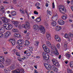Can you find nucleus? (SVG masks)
Here are the masks:
<instances>
[{
  "label": "nucleus",
  "instance_id": "1",
  "mask_svg": "<svg viewBox=\"0 0 73 73\" xmlns=\"http://www.w3.org/2000/svg\"><path fill=\"white\" fill-rule=\"evenodd\" d=\"M46 44H47V45L48 46L50 47V48L53 51V52L52 51L50 53V54H52V53H54L55 55H56V56L58 55V51H57V48H56V46H55V45L53 44L52 45H51L50 43L48 41H47L46 42Z\"/></svg>",
  "mask_w": 73,
  "mask_h": 73
},
{
  "label": "nucleus",
  "instance_id": "2",
  "mask_svg": "<svg viewBox=\"0 0 73 73\" xmlns=\"http://www.w3.org/2000/svg\"><path fill=\"white\" fill-rule=\"evenodd\" d=\"M33 28L34 29L36 30L37 31H38L39 30H40L42 33H45V28L42 26H38L37 25H35L33 26Z\"/></svg>",
  "mask_w": 73,
  "mask_h": 73
},
{
  "label": "nucleus",
  "instance_id": "3",
  "mask_svg": "<svg viewBox=\"0 0 73 73\" xmlns=\"http://www.w3.org/2000/svg\"><path fill=\"white\" fill-rule=\"evenodd\" d=\"M58 8L61 13L64 14L66 12V9L64 8V7L63 5H60L58 6Z\"/></svg>",
  "mask_w": 73,
  "mask_h": 73
},
{
  "label": "nucleus",
  "instance_id": "4",
  "mask_svg": "<svg viewBox=\"0 0 73 73\" xmlns=\"http://www.w3.org/2000/svg\"><path fill=\"white\" fill-rule=\"evenodd\" d=\"M12 72L13 73H24V70L23 69L20 68L15 70L13 71Z\"/></svg>",
  "mask_w": 73,
  "mask_h": 73
},
{
  "label": "nucleus",
  "instance_id": "5",
  "mask_svg": "<svg viewBox=\"0 0 73 73\" xmlns=\"http://www.w3.org/2000/svg\"><path fill=\"white\" fill-rule=\"evenodd\" d=\"M1 19L3 23H4V24H5V23H8L10 21V19H7L5 17H1Z\"/></svg>",
  "mask_w": 73,
  "mask_h": 73
},
{
  "label": "nucleus",
  "instance_id": "6",
  "mask_svg": "<svg viewBox=\"0 0 73 73\" xmlns=\"http://www.w3.org/2000/svg\"><path fill=\"white\" fill-rule=\"evenodd\" d=\"M30 23L29 22L27 23V24H24L22 25V27L26 29H29L30 28Z\"/></svg>",
  "mask_w": 73,
  "mask_h": 73
},
{
  "label": "nucleus",
  "instance_id": "7",
  "mask_svg": "<svg viewBox=\"0 0 73 73\" xmlns=\"http://www.w3.org/2000/svg\"><path fill=\"white\" fill-rule=\"evenodd\" d=\"M44 65L46 69H47L48 70H51L52 69V68H53V67H51L50 64H47L46 63L44 64Z\"/></svg>",
  "mask_w": 73,
  "mask_h": 73
},
{
  "label": "nucleus",
  "instance_id": "8",
  "mask_svg": "<svg viewBox=\"0 0 73 73\" xmlns=\"http://www.w3.org/2000/svg\"><path fill=\"white\" fill-rule=\"evenodd\" d=\"M58 15L57 14H55L54 15V16L52 17V21H56L58 19Z\"/></svg>",
  "mask_w": 73,
  "mask_h": 73
},
{
  "label": "nucleus",
  "instance_id": "9",
  "mask_svg": "<svg viewBox=\"0 0 73 73\" xmlns=\"http://www.w3.org/2000/svg\"><path fill=\"white\" fill-rule=\"evenodd\" d=\"M5 64L6 65H9L11 64V60L9 59H7L5 61Z\"/></svg>",
  "mask_w": 73,
  "mask_h": 73
},
{
  "label": "nucleus",
  "instance_id": "10",
  "mask_svg": "<svg viewBox=\"0 0 73 73\" xmlns=\"http://www.w3.org/2000/svg\"><path fill=\"white\" fill-rule=\"evenodd\" d=\"M58 24L60 25H64V24H65V21L61 19H59L58 21Z\"/></svg>",
  "mask_w": 73,
  "mask_h": 73
},
{
  "label": "nucleus",
  "instance_id": "11",
  "mask_svg": "<svg viewBox=\"0 0 73 73\" xmlns=\"http://www.w3.org/2000/svg\"><path fill=\"white\" fill-rule=\"evenodd\" d=\"M17 43L18 44L21 45L23 44V40L21 39L17 41Z\"/></svg>",
  "mask_w": 73,
  "mask_h": 73
},
{
  "label": "nucleus",
  "instance_id": "12",
  "mask_svg": "<svg viewBox=\"0 0 73 73\" xmlns=\"http://www.w3.org/2000/svg\"><path fill=\"white\" fill-rule=\"evenodd\" d=\"M55 38L56 41H58V42H60V41H61V39H60V36L57 35H55Z\"/></svg>",
  "mask_w": 73,
  "mask_h": 73
},
{
  "label": "nucleus",
  "instance_id": "13",
  "mask_svg": "<svg viewBox=\"0 0 73 73\" xmlns=\"http://www.w3.org/2000/svg\"><path fill=\"white\" fill-rule=\"evenodd\" d=\"M11 34V33L10 32H7L4 34L6 38L10 36Z\"/></svg>",
  "mask_w": 73,
  "mask_h": 73
},
{
  "label": "nucleus",
  "instance_id": "14",
  "mask_svg": "<svg viewBox=\"0 0 73 73\" xmlns=\"http://www.w3.org/2000/svg\"><path fill=\"white\" fill-rule=\"evenodd\" d=\"M46 36L47 37V38L48 40H50L51 38H50V35L48 33H47L46 34Z\"/></svg>",
  "mask_w": 73,
  "mask_h": 73
},
{
  "label": "nucleus",
  "instance_id": "15",
  "mask_svg": "<svg viewBox=\"0 0 73 73\" xmlns=\"http://www.w3.org/2000/svg\"><path fill=\"white\" fill-rule=\"evenodd\" d=\"M55 72H58V69H57V68H56V67L53 66V67L52 68Z\"/></svg>",
  "mask_w": 73,
  "mask_h": 73
},
{
  "label": "nucleus",
  "instance_id": "16",
  "mask_svg": "<svg viewBox=\"0 0 73 73\" xmlns=\"http://www.w3.org/2000/svg\"><path fill=\"white\" fill-rule=\"evenodd\" d=\"M53 64L56 67H59V66H60V65L59 64V62H58V61Z\"/></svg>",
  "mask_w": 73,
  "mask_h": 73
},
{
  "label": "nucleus",
  "instance_id": "17",
  "mask_svg": "<svg viewBox=\"0 0 73 73\" xmlns=\"http://www.w3.org/2000/svg\"><path fill=\"white\" fill-rule=\"evenodd\" d=\"M44 60H49V56L48 55L43 56Z\"/></svg>",
  "mask_w": 73,
  "mask_h": 73
},
{
  "label": "nucleus",
  "instance_id": "18",
  "mask_svg": "<svg viewBox=\"0 0 73 73\" xmlns=\"http://www.w3.org/2000/svg\"><path fill=\"white\" fill-rule=\"evenodd\" d=\"M51 61L53 64H54V63H55L56 62H57V61H58L57 60L54 58H52V59Z\"/></svg>",
  "mask_w": 73,
  "mask_h": 73
},
{
  "label": "nucleus",
  "instance_id": "19",
  "mask_svg": "<svg viewBox=\"0 0 73 73\" xmlns=\"http://www.w3.org/2000/svg\"><path fill=\"white\" fill-rule=\"evenodd\" d=\"M4 27L7 30H9V25L8 24H6L5 25H4Z\"/></svg>",
  "mask_w": 73,
  "mask_h": 73
},
{
  "label": "nucleus",
  "instance_id": "20",
  "mask_svg": "<svg viewBox=\"0 0 73 73\" xmlns=\"http://www.w3.org/2000/svg\"><path fill=\"white\" fill-rule=\"evenodd\" d=\"M5 31V29L4 27H0V32L3 33Z\"/></svg>",
  "mask_w": 73,
  "mask_h": 73
},
{
  "label": "nucleus",
  "instance_id": "21",
  "mask_svg": "<svg viewBox=\"0 0 73 73\" xmlns=\"http://www.w3.org/2000/svg\"><path fill=\"white\" fill-rule=\"evenodd\" d=\"M15 37H17L18 38H21V35L19 34H14Z\"/></svg>",
  "mask_w": 73,
  "mask_h": 73
},
{
  "label": "nucleus",
  "instance_id": "22",
  "mask_svg": "<svg viewBox=\"0 0 73 73\" xmlns=\"http://www.w3.org/2000/svg\"><path fill=\"white\" fill-rule=\"evenodd\" d=\"M41 21V19L40 17H38L36 19V22H38V23H39V22H40Z\"/></svg>",
  "mask_w": 73,
  "mask_h": 73
},
{
  "label": "nucleus",
  "instance_id": "23",
  "mask_svg": "<svg viewBox=\"0 0 73 73\" xmlns=\"http://www.w3.org/2000/svg\"><path fill=\"white\" fill-rule=\"evenodd\" d=\"M56 24H57V23L56 21H53L51 23V25L53 26V27L56 26Z\"/></svg>",
  "mask_w": 73,
  "mask_h": 73
},
{
  "label": "nucleus",
  "instance_id": "24",
  "mask_svg": "<svg viewBox=\"0 0 73 73\" xmlns=\"http://www.w3.org/2000/svg\"><path fill=\"white\" fill-rule=\"evenodd\" d=\"M25 45L26 46H28L29 44V42L28 40H26L25 41Z\"/></svg>",
  "mask_w": 73,
  "mask_h": 73
},
{
  "label": "nucleus",
  "instance_id": "25",
  "mask_svg": "<svg viewBox=\"0 0 73 73\" xmlns=\"http://www.w3.org/2000/svg\"><path fill=\"white\" fill-rule=\"evenodd\" d=\"M66 18H67V15H64L62 17V19L63 20H65L66 19Z\"/></svg>",
  "mask_w": 73,
  "mask_h": 73
},
{
  "label": "nucleus",
  "instance_id": "26",
  "mask_svg": "<svg viewBox=\"0 0 73 73\" xmlns=\"http://www.w3.org/2000/svg\"><path fill=\"white\" fill-rule=\"evenodd\" d=\"M15 64H12L10 67V69H11L12 70H13L15 69Z\"/></svg>",
  "mask_w": 73,
  "mask_h": 73
},
{
  "label": "nucleus",
  "instance_id": "27",
  "mask_svg": "<svg viewBox=\"0 0 73 73\" xmlns=\"http://www.w3.org/2000/svg\"><path fill=\"white\" fill-rule=\"evenodd\" d=\"M12 23H13V24H14V25H16L15 26L16 27H17V25H18V24H19V22H15V21H13L12 22Z\"/></svg>",
  "mask_w": 73,
  "mask_h": 73
},
{
  "label": "nucleus",
  "instance_id": "28",
  "mask_svg": "<svg viewBox=\"0 0 73 73\" xmlns=\"http://www.w3.org/2000/svg\"><path fill=\"white\" fill-rule=\"evenodd\" d=\"M68 73H73V72L71 69L69 68H68L67 69Z\"/></svg>",
  "mask_w": 73,
  "mask_h": 73
},
{
  "label": "nucleus",
  "instance_id": "29",
  "mask_svg": "<svg viewBox=\"0 0 73 73\" xmlns=\"http://www.w3.org/2000/svg\"><path fill=\"white\" fill-rule=\"evenodd\" d=\"M12 31L14 32L15 33H16V32H19V30H17V29H13L12 30Z\"/></svg>",
  "mask_w": 73,
  "mask_h": 73
},
{
  "label": "nucleus",
  "instance_id": "30",
  "mask_svg": "<svg viewBox=\"0 0 73 73\" xmlns=\"http://www.w3.org/2000/svg\"><path fill=\"white\" fill-rule=\"evenodd\" d=\"M39 44V42L38 41H36L35 42L34 45L36 46H38V45Z\"/></svg>",
  "mask_w": 73,
  "mask_h": 73
},
{
  "label": "nucleus",
  "instance_id": "31",
  "mask_svg": "<svg viewBox=\"0 0 73 73\" xmlns=\"http://www.w3.org/2000/svg\"><path fill=\"white\" fill-rule=\"evenodd\" d=\"M9 30H11V29H12V28H13V26H12V25L11 24H9Z\"/></svg>",
  "mask_w": 73,
  "mask_h": 73
},
{
  "label": "nucleus",
  "instance_id": "32",
  "mask_svg": "<svg viewBox=\"0 0 73 73\" xmlns=\"http://www.w3.org/2000/svg\"><path fill=\"white\" fill-rule=\"evenodd\" d=\"M45 52H46V53H49L50 52V50H49V49L46 48V49H45V50H44Z\"/></svg>",
  "mask_w": 73,
  "mask_h": 73
},
{
  "label": "nucleus",
  "instance_id": "33",
  "mask_svg": "<svg viewBox=\"0 0 73 73\" xmlns=\"http://www.w3.org/2000/svg\"><path fill=\"white\" fill-rule=\"evenodd\" d=\"M70 64V66L71 67V68L73 67V62H70L69 63Z\"/></svg>",
  "mask_w": 73,
  "mask_h": 73
},
{
  "label": "nucleus",
  "instance_id": "34",
  "mask_svg": "<svg viewBox=\"0 0 73 73\" xmlns=\"http://www.w3.org/2000/svg\"><path fill=\"white\" fill-rule=\"evenodd\" d=\"M11 44H12V45H15V44H16V42L15 40H13L12 41H11Z\"/></svg>",
  "mask_w": 73,
  "mask_h": 73
},
{
  "label": "nucleus",
  "instance_id": "35",
  "mask_svg": "<svg viewBox=\"0 0 73 73\" xmlns=\"http://www.w3.org/2000/svg\"><path fill=\"white\" fill-rule=\"evenodd\" d=\"M4 70L6 73H8L9 72V69L8 68L5 69Z\"/></svg>",
  "mask_w": 73,
  "mask_h": 73
},
{
  "label": "nucleus",
  "instance_id": "36",
  "mask_svg": "<svg viewBox=\"0 0 73 73\" xmlns=\"http://www.w3.org/2000/svg\"><path fill=\"white\" fill-rule=\"evenodd\" d=\"M42 47H43V50H45L46 49V45H45L44 44L42 46Z\"/></svg>",
  "mask_w": 73,
  "mask_h": 73
},
{
  "label": "nucleus",
  "instance_id": "37",
  "mask_svg": "<svg viewBox=\"0 0 73 73\" xmlns=\"http://www.w3.org/2000/svg\"><path fill=\"white\" fill-rule=\"evenodd\" d=\"M66 55L67 57H68V58H70V55L69 54L66 53Z\"/></svg>",
  "mask_w": 73,
  "mask_h": 73
},
{
  "label": "nucleus",
  "instance_id": "38",
  "mask_svg": "<svg viewBox=\"0 0 73 73\" xmlns=\"http://www.w3.org/2000/svg\"><path fill=\"white\" fill-rule=\"evenodd\" d=\"M3 61H4V58H2L1 57H0V62H1Z\"/></svg>",
  "mask_w": 73,
  "mask_h": 73
},
{
  "label": "nucleus",
  "instance_id": "39",
  "mask_svg": "<svg viewBox=\"0 0 73 73\" xmlns=\"http://www.w3.org/2000/svg\"><path fill=\"white\" fill-rule=\"evenodd\" d=\"M4 36V34L3 33H0V38H3Z\"/></svg>",
  "mask_w": 73,
  "mask_h": 73
},
{
  "label": "nucleus",
  "instance_id": "40",
  "mask_svg": "<svg viewBox=\"0 0 73 73\" xmlns=\"http://www.w3.org/2000/svg\"><path fill=\"white\" fill-rule=\"evenodd\" d=\"M56 29H58V31H60L61 29V27L60 26H57Z\"/></svg>",
  "mask_w": 73,
  "mask_h": 73
},
{
  "label": "nucleus",
  "instance_id": "41",
  "mask_svg": "<svg viewBox=\"0 0 73 73\" xmlns=\"http://www.w3.org/2000/svg\"><path fill=\"white\" fill-rule=\"evenodd\" d=\"M56 47H57V48H58V49H60V44H58L56 45Z\"/></svg>",
  "mask_w": 73,
  "mask_h": 73
},
{
  "label": "nucleus",
  "instance_id": "42",
  "mask_svg": "<svg viewBox=\"0 0 73 73\" xmlns=\"http://www.w3.org/2000/svg\"><path fill=\"white\" fill-rule=\"evenodd\" d=\"M22 45L21 46H20V45H18V46H17L16 47L18 49H20V48H21V47H22Z\"/></svg>",
  "mask_w": 73,
  "mask_h": 73
},
{
  "label": "nucleus",
  "instance_id": "43",
  "mask_svg": "<svg viewBox=\"0 0 73 73\" xmlns=\"http://www.w3.org/2000/svg\"><path fill=\"white\" fill-rule=\"evenodd\" d=\"M68 36L70 37H73V34L70 33L68 35Z\"/></svg>",
  "mask_w": 73,
  "mask_h": 73
},
{
  "label": "nucleus",
  "instance_id": "44",
  "mask_svg": "<svg viewBox=\"0 0 73 73\" xmlns=\"http://www.w3.org/2000/svg\"><path fill=\"white\" fill-rule=\"evenodd\" d=\"M15 13H16V12L15 11H12L11 13V15H12V16H15L14 15Z\"/></svg>",
  "mask_w": 73,
  "mask_h": 73
},
{
  "label": "nucleus",
  "instance_id": "45",
  "mask_svg": "<svg viewBox=\"0 0 73 73\" xmlns=\"http://www.w3.org/2000/svg\"><path fill=\"white\" fill-rule=\"evenodd\" d=\"M1 10L2 11V13H5V10H4V8H2Z\"/></svg>",
  "mask_w": 73,
  "mask_h": 73
},
{
  "label": "nucleus",
  "instance_id": "46",
  "mask_svg": "<svg viewBox=\"0 0 73 73\" xmlns=\"http://www.w3.org/2000/svg\"><path fill=\"white\" fill-rule=\"evenodd\" d=\"M17 0H13V3L14 4H17Z\"/></svg>",
  "mask_w": 73,
  "mask_h": 73
},
{
  "label": "nucleus",
  "instance_id": "47",
  "mask_svg": "<svg viewBox=\"0 0 73 73\" xmlns=\"http://www.w3.org/2000/svg\"><path fill=\"white\" fill-rule=\"evenodd\" d=\"M34 14L35 15H38V12H37L36 11H34Z\"/></svg>",
  "mask_w": 73,
  "mask_h": 73
},
{
  "label": "nucleus",
  "instance_id": "48",
  "mask_svg": "<svg viewBox=\"0 0 73 73\" xmlns=\"http://www.w3.org/2000/svg\"><path fill=\"white\" fill-rule=\"evenodd\" d=\"M19 52H17L16 53V54L17 55V56H19V57H20V54Z\"/></svg>",
  "mask_w": 73,
  "mask_h": 73
},
{
  "label": "nucleus",
  "instance_id": "49",
  "mask_svg": "<svg viewBox=\"0 0 73 73\" xmlns=\"http://www.w3.org/2000/svg\"><path fill=\"white\" fill-rule=\"evenodd\" d=\"M40 5V3H36L35 4V6L36 7H38Z\"/></svg>",
  "mask_w": 73,
  "mask_h": 73
},
{
  "label": "nucleus",
  "instance_id": "50",
  "mask_svg": "<svg viewBox=\"0 0 73 73\" xmlns=\"http://www.w3.org/2000/svg\"><path fill=\"white\" fill-rule=\"evenodd\" d=\"M64 37H65V38H68V34H66L64 35Z\"/></svg>",
  "mask_w": 73,
  "mask_h": 73
},
{
  "label": "nucleus",
  "instance_id": "51",
  "mask_svg": "<svg viewBox=\"0 0 73 73\" xmlns=\"http://www.w3.org/2000/svg\"><path fill=\"white\" fill-rule=\"evenodd\" d=\"M45 25L46 27H48V24L46 22H45Z\"/></svg>",
  "mask_w": 73,
  "mask_h": 73
},
{
  "label": "nucleus",
  "instance_id": "52",
  "mask_svg": "<svg viewBox=\"0 0 73 73\" xmlns=\"http://www.w3.org/2000/svg\"><path fill=\"white\" fill-rule=\"evenodd\" d=\"M47 56L48 55V54H47L46 53L44 52L43 53V56Z\"/></svg>",
  "mask_w": 73,
  "mask_h": 73
},
{
  "label": "nucleus",
  "instance_id": "53",
  "mask_svg": "<svg viewBox=\"0 0 73 73\" xmlns=\"http://www.w3.org/2000/svg\"><path fill=\"white\" fill-rule=\"evenodd\" d=\"M55 7V5H54V3L53 2L52 3V8L54 9V8Z\"/></svg>",
  "mask_w": 73,
  "mask_h": 73
},
{
  "label": "nucleus",
  "instance_id": "54",
  "mask_svg": "<svg viewBox=\"0 0 73 73\" xmlns=\"http://www.w3.org/2000/svg\"><path fill=\"white\" fill-rule=\"evenodd\" d=\"M3 67L4 66L3 65L1 64L0 63V68H3Z\"/></svg>",
  "mask_w": 73,
  "mask_h": 73
},
{
  "label": "nucleus",
  "instance_id": "55",
  "mask_svg": "<svg viewBox=\"0 0 73 73\" xmlns=\"http://www.w3.org/2000/svg\"><path fill=\"white\" fill-rule=\"evenodd\" d=\"M18 59L19 61H21V58L19 57L18 58Z\"/></svg>",
  "mask_w": 73,
  "mask_h": 73
},
{
  "label": "nucleus",
  "instance_id": "56",
  "mask_svg": "<svg viewBox=\"0 0 73 73\" xmlns=\"http://www.w3.org/2000/svg\"><path fill=\"white\" fill-rule=\"evenodd\" d=\"M64 47L65 49H67V45L66 44H65L64 45Z\"/></svg>",
  "mask_w": 73,
  "mask_h": 73
},
{
  "label": "nucleus",
  "instance_id": "57",
  "mask_svg": "<svg viewBox=\"0 0 73 73\" xmlns=\"http://www.w3.org/2000/svg\"><path fill=\"white\" fill-rule=\"evenodd\" d=\"M48 13H49V15H51L52 14V12L51 11H50L48 12Z\"/></svg>",
  "mask_w": 73,
  "mask_h": 73
},
{
  "label": "nucleus",
  "instance_id": "58",
  "mask_svg": "<svg viewBox=\"0 0 73 73\" xmlns=\"http://www.w3.org/2000/svg\"><path fill=\"white\" fill-rule=\"evenodd\" d=\"M29 48L30 49H29V50L30 51H32V50H33V48H32L30 47Z\"/></svg>",
  "mask_w": 73,
  "mask_h": 73
},
{
  "label": "nucleus",
  "instance_id": "59",
  "mask_svg": "<svg viewBox=\"0 0 73 73\" xmlns=\"http://www.w3.org/2000/svg\"><path fill=\"white\" fill-rule=\"evenodd\" d=\"M68 41H70V40H72V38H68Z\"/></svg>",
  "mask_w": 73,
  "mask_h": 73
},
{
  "label": "nucleus",
  "instance_id": "60",
  "mask_svg": "<svg viewBox=\"0 0 73 73\" xmlns=\"http://www.w3.org/2000/svg\"><path fill=\"white\" fill-rule=\"evenodd\" d=\"M20 11L21 12H22V14H24V11H22L21 10H20Z\"/></svg>",
  "mask_w": 73,
  "mask_h": 73
},
{
  "label": "nucleus",
  "instance_id": "61",
  "mask_svg": "<svg viewBox=\"0 0 73 73\" xmlns=\"http://www.w3.org/2000/svg\"><path fill=\"white\" fill-rule=\"evenodd\" d=\"M36 58H40V56H36Z\"/></svg>",
  "mask_w": 73,
  "mask_h": 73
},
{
  "label": "nucleus",
  "instance_id": "62",
  "mask_svg": "<svg viewBox=\"0 0 73 73\" xmlns=\"http://www.w3.org/2000/svg\"><path fill=\"white\" fill-rule=\"evenodd\" d=\"M27 56H29L31 55V54H30L29 53H28L27 54Z\"/></svg>",
  "mask_w": 73,
  "mask_h": 73
},
{
  "label": "nucleus",
  "instance_id": "63",
  "mask_svg": "<svg viewBox=\"0 0 73 73\" xmlns=\"http://www.w3.org/2000/svg\"><path fill=\"white\" fill-rule=\"evenodd\" d=\"M26 35L28 36H29V35H30V33L29 32L27 33Z\"/></svg>",
  "mask_w": 73,
  "mask_h": 73
},
{
  "label": "nucleus",
  "instance_id": "64",
  "mask_svg": "<svg viewBox=\"0 0 73 73\" xmlns=\"http://www.w3.org/2000/svg\"><path fill=\"white\" fill-rule=\"evenodd\" d=\"M51 72H52V71L49 70L48 71L47 73H51Z\"/></svg>",
  "mask_w": 73,
  "mask_h": 73
}]
</instances>
